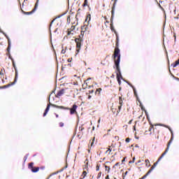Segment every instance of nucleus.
Returning <instances> with one entry per match:
<instances>
[{
    "label": "nucleus",
    "mask_w": 179,
    "mask_h": 179,
    "mask_svg": "<svg viewBox=\"0 0 179 179\" xmlns=\"http://www.w3.org/2000/svg\"><path fill=\"white\" fill-rule=\"evenodd\" d=\"M119 43L116 41V47L113 53V61L116 66V78L119 85H121V79H122V75H121V70L120 69V62L121 61V54H120V48H118Z\"/></svg>",
    "instance_id": "obj_1"
},
{
    "label": "nucleus",
    "mask_w": 179,
    "mask_h": 179,
    "mask_svg": "<svg viewBox=\"0 0 179 179\" xmlns=\"http://www.w3.org/2000/svg\"><path fill=\"white\" fill-rule=\"evenodd\" d=\"M55 108H60L61 110H69L71 115H73V114H78L76 110H78V106L76 104H73L71 108L64 106H60L58 105H52Z\"/></svg>",
    "instance_id": "obj_2"
},
{
    "label": "nucleus",
    "mask_w": 179,
    "mask_h": 179,
    "mask_svg": "<svg viewBox=\"0 0 179 179\" xmlns=\"http://www.w3.org/2000/svg\"><path fill=\"white\" fill-rule=\"evenodd\" d=\"M83 36H85V32L81 30L80 35L79 36V38H76L75 39V41L76 43V51L77 52H79L80 51V47H82V43H83Z\"/></svg>",
    "instance_id": "obj_3"
},
{
    "label": "nucleus",
    "mask_w": 179,
    "mask_h": 179,
    "mask_svg": "<svg viewBox=\"0 0 179 179\" xmlns=\"http://www.w3.org/2000/svg\"><path fill=\"white\" fill-rule=\"evenodd\" d=\"M11 61L13 62V66L15 71V80H14V82L12 83L11 84H8L7 85L5 86V87H9L10 86H12L13 85L14 83H16V80L17 79V69L16 68V64H15V60H13V59H11Z\"/></svg>",
    "instance_id": "obj_4"
},
{
    "label": "nucleus",
    "mask_w": 179,
    "mask_h": 179,
    "mask_svg": "<svg viewBox=\"0 0 179 179\" xmlns=\"http://www.w3.org/2000/svg\"><path fill=\"white\" fill-rule=\"evenodd\" d=\"M115 4H113V7H112V10H111V17H110V30L112 31H114V33H115V29H114V27L113 26V20L114 19V13H115Z\"/></svg>",
    "instance_id": "obj_5"
},
{
    "label": "nucleus",
    "mask_w": 179,
    "mask_h": 179,
    "mask_svg": "<svg viewBox=\"0 0 179 179\" xmlns=\"http://www.w3.org/2000/svg\"><path fill=\"white\" fill-rule=\"evenodd\" d=\"M28 169L32 171V173H37L40 171V167L34 166V162H30L28 164Z\"/></svg>",
    "instance_id": "obj_6"
},
{
    "label": "nucleus",
    "mask_w": 179,
    "mask_h": 179,
    "mask_svg": "<svg viewBox=\"0 0 179 179\" xmlns=\"http://www.w3.org/2000/svg\"><path fill=\"white\" fill-rule=\"evenodd\" d=\"M76 26L72 25L71 28L67 29V36H73L76 32L75 31Z\"/></svg>",
    "instance_id": "obj_7"
},
{
    "label": "nucleus",
    "mask_w": 179,
    "mask_h": 179,
    "mask_svg": "<svg viewBox=\"0 0 179 179\" xmlns=\"http://www.w3.org/2000/svg\"><path fill=\"white\" fill-rule=\"evenodd\" d=\"M114 148H115V145L113 144H111L110 145L108 146V150L106 151V155H111V152H115V149H114Z\"/></svg>",
    "instance_id": "obj_8"
},
{
    "label": "nucleus",
    "mask_w": 179,
    "mask_h": 179,
    "mask_svg": "<svg viewBox=\"0 0 179 179\" xmlns=\"http://www.w3.org/2000/svg\"><path fill=\"white\" fill-rule=\"evenodd\" d=\"M38 6V0H37L36 3L35 4V6L31 11L27 12V13H25L26 15H31V13H34V12H36Z\"/></svg>",
    "instance_id": "obj_9"
},
{
    "label": "nucleus",
    "mask_w": 179,
    "mask_h": 179,
    "mask_svg": "<svg viewBox=\"0 0 179 179\" xmlns=\"http://www.w3.org/2000/svg\"><path fill=\"white\" fill-rule=\"evenodd\" d=\"M123 103H124V101H122V96H119V104H120V106H118L117 113L121 112V108H122Z\"/></svg>",
    "instance_id": "obj_10"
},
{
    "label": "nucleus",
    "mask_w": 179,
    "mask_h": 179,
    "mask_svg": "<svg viewBox=\"0 0 179 179\" xmlns=\"http://www.w3.org/2000/svg\"><path fill=\"white\" fill-rule=\"evenodd\" d=\"M153 129V131L155 130V127H153V124H150L149 128H148V130H146L145 131V135H152V130Z\"/></svg>",
    "instance_id": "obj_11"
},
{
    "label": "nucleus",
    "mask_w": 179,
    "mask_h": 179,
    "mask_svg": "<svg viewBox=\"0 0 179 179\" xmlns=\"http://www.w3.org/2000/svg\"><path fill=\"white\" fill-rule=\"evenodd\" d=\"M0 78L1 79H5V69L3 67L0 68Z\"/></svg>",
    "instance_id": "obj_12"
},
{
    "label": "nucleus",
    "mask_w": 179,
    "mask_h": 179,
    "mask_svg": "<svg viewBox=\"0 0 179 179\" xmlns=\"http://www.w3.org/2000/svg\"><path fill=\"white\" fill-rule=\"evenodd\" d=\"M65 93V90L62 89L60 90L57 94L55 95V97H57V99H59Z\"/></svg>",
    "instance_id": "obj_13"
},
{
    "label": "nucleus",
    "mask_w": 179,
    "mask_h": 179,
    "mask_svg": "<svg viewBox=\"0 0 179 179\" xmlns=\"http://www.w3.org/2000/svg\"><path fill=\"white\" fill-rule=\"evenodd\" d=\"M3 35L5 36V37H6V38L8 40V46L7 48V51L9 52V51H10V38H9V36H8V35H6V34L3 33Z\"/></svg>",
    "instance_id": "obj_14"
},
{
    "label": "nucleus",
    "mask_w": 179,
    "mask_h": 179,
    "mask_svg": "<svg viewBox=\"0 0 179 179\" xmlns=\"http://www.w3.org/2000/svg\"><path fill=\"white\" fill-rule=\"evenodd\" d=\"M53 104H51V103H49V104H48V106L46 108V109L45 110V112L43 113V117H45L47 115V113H48V111H50V106H52V107H54V106H52Z\"/></svg>",
    "instance_id": "obj_15"
},
{
    "label": "nucleus",
    "mask_w": 179,
    "mask_h": 179,
    "mask_svg": "<svg viewBox=\"0 0 179 179\" xmlns=\"http://www.w3.org/2000/svg\"><path fill=\"white\" fill-rule=\"evenodd\" d=\"M84 163L85 165L84 166L83 170L85 169L87 171H89V159H86Z\"/></svg>",
    "instance_id": "obj_16"
},
{
    "label": "nucleus",
    "mask_w": 179,
    "mask_h": 179,
    "mask_svg": "<svg viewBox=\"0 0 179 179\" xmlns=\"http://www.w3.org/2000/svg\"><path fill=\"white\" fill-rule=\"evenodd\" d=\"M81 31H83V32L86 33V31H89V27H87V25H84L81 27Z\"/></svg>",
    "instance_id": "obj_17"
},
{
    "label": "nucleus",
    "mask_w": 179,
    "mask_h": 179,
    "mask_svg": "<svg viewBox=\"0 0 179 179\" xmlns=\"http://www.w3.org/2000/svg\"><path fill=\"white\" fill-rule=\"evenodd\" d=\"M111 110L113 113V114H115V115H118L120 113H118V110H117L116 108H114V106H112Z\"/></svg>",
    "instance_id": "obj_18"
},
{
    "label": "nucleus",
    "mask_w": 179,
    "mask_h": 179,
    "mask_svg": "<svg viewBox=\"0 0 179 179\" xmlns=\"http://www.w3.org/2000/svg\"><path fill=\"white\" fill-rule=\"evenodd\" d=\"M90 80H92V78H88L87 80H85V83L88 87H90L92 85H90Z\"/></svg>",
    "instance_id": "obj_19"
},
{
    "label": "nucleus",
    "mask_w": 179,
    "mask_h": 179,
    "mask_svg": "<svg viewBox=\"0 0 179 179\" xmlns=\"http://www.w3.org/2000/svg\"><path fill=\"white\" fill-rule=\"evenodd\" d=\"M61 16H62V15H59V16H57V17H55V19H53V20H52V22H50V29H51V26H52V24L54 23V22H55V20H56V19H59V17H61Z\"/></svg>",
    "instance_id": "obj_20"
},
{
    "label": "nucleus",
    "mask_w": 179,
    "mask_h": 179,
    "mask_svg": "<svg viewBox=\"0 0 179 179\" xmlns=\"http://www.w3.org/2000/svg\"><path fill=\"white\" fill-rule=\"evenodd\" d=\"M100 93H101V88L96 89L95 94H96L97 96H100Z\"/></svg>",
    "instance_id": "obj_21"
},
{
    "label": "nucleus",
    "mask_w": 179,
    "mask_h": 179,
    "mask_svg": "<svg viewBox=\"0 0 179 179\" xmlns=\"http://www.w3.org/2000/svg\"><path fill=\"white\" fill-rule=\"evenodd\" d=\"M145 162L146 167H150V162L149 161V159H145Z\"/></svg>",
    "instance_id": "obj_22"
},
{
    "label": "nucleus",
    "mask_w": 179,
    "mask_h": 179,
    "mask_svg": "<svg viewBox=\"0 0 179 179\" xmlns=\"http://www.w3.org/2000/svg\"><path fill=\"white\" fill-rule=\"evenodd\" d=\"M178 65H179V59H178V60H176V61L175 62V63H173V68H176V66H178Z\"/></svg>",
    "instance_id": "obj_23"
},
{
    "label": "nucleus",
    "mask_w": 179,
    "mask_h": 179,
    "mask_svg": "<svg viewBox=\"0 0 179 179\" xmlns=\"http://www.w3.org/2000/svg\"><path fill=\"white\" fill-rule=\"evenodd\" d=\"M105 170L106 171H108V173H110V171L111 170V169L110 168V166L105 165Z\"/></svg>",
    "instance_id": "obj_24"
},
{
    "label": "nucleus",
    "mask_w": 179,
    "mask_h": 179,
    "mask_svg": "<svg viewBox=\"0 0 179 179\" xmlns=\"http://www.w3.org/2000/svg\"><path fill=\"white\" fill-rule=\"evenodd\" d=\"M90 19H91V15L90 14H88L86 17L85 22H87V20L88 22H90Z\"/></svg>",
    "instance_id": "obj_25"
},
{
    "label": "nucleus",
    "mask_w": 179,
    "mask_h": 179,
    "mask_svg": "<svg viewBox=\"0 0 179 179\" xmlns=\"http://www.w3.org/2000/svg\"><path fill=\"white\" fill-rule=\"evenodd\" d=\"M132 88L134 90V96H136V97H137V99H138V94L136 93V90L134 87H132Z\"/></svg>",
    "instance_id": "obj_26"
},
{
    "label": "nucleus",
    "mask_w": 179,
    "mask_h": 179,
    "mask_svg": "<svg viewBox=\"0 0 179 179\" xmlns=\"http://www.w3.org/2000/svg\"><path fill=\"white\" fill-rule=\"evenodd\" d=\"M115 34L116 36V41H120V38L118 37V34L117 33V31H115Z\"/></svg>",
    "instance_id": "obj_27"
},
{
    "label": "nucleus",
    "mask_w": 179,
    "mask_h": 179,
    "mask_svg": "<svg viewBox=\"0 0 179 179\" xmlns=\"http://www.w3.org/2000/svg\"><path fill=\"white\" fill-rule=\"evenodd\" d=\"M86 176H87V171H84L83 172V178H85V177H86Z\"/></svg>",
    "instance_id": "obj_28"
},
{
    "label": "nucleus",
    "mask_w": 179,
    "mask_h": 179,
    "mask_svg": "<svg viewBox=\"0 0 179 179\" xmlns=\"http://www.w3.org/2000/svg\"><path fill=\"white\" fill-rule=\"evenodd\" d=\"M83 6H87V0H84V3L83 4Z\"/></svg>",
    "instance_id": "obj_29"
},
{
    "label": "nucleus",
    "mask_w": 179,
    "mask_h": 179,
    "mask_svg": "<svg viewBox=\"0 0 179 179\" xmlns=\"http://www.w3.org/2000/svg\"><path fill=\"white\" fill-rule=\"evenodd\" d=\"M99 170H100V165L99 164H97L96 166V171H99Z\"/></svg>",
    "instance_id": "obj_30"
},
{
    "label": "nucleus",
    "mask_w": 179,
    "mask_h": 179,
    "mask_svg": "<svg viewBox=\"0 0 179 179\" xmlns=\"http://www.w3.org/2000/svg\"><path fill=\"white\" fill-rule=\"evenodd\" d=\"M125 141H126L127 143H129V142H131V138H127Z\"/></svg>",
    "instance_id": "obj_31"
},
{
    "label": "nucleus",
    "mask_w": 179,
    "mask_h": 179,
    "mask_svg": "<svg viewBox=\"0 0 179 179\" xmlns=\"http://www.w3.org/2000/svg\"><path fill=\"white\" fill-rule=\"evenodd\" d=\"M100 177H101V171H100V172L98 173L96 178L99 179V178H100Z\"/></svg>",
    "instance_id": "obj_32"
},
{
    "label": "nucleus",
    "mask_w": 179,
    "mask_h": 179,
    "mask_svg": "<svg viewBox=\"0 0 179 179\" xmlns=\"http://www.w3.org/2000/svg\"><path fill=\"white\" fill-rule=\"evenodd\" d=\"M129 164H131V163H135V157L133 158V160H132V161H129Z\"/></svg>",
    "instance_id": "obj_33"
},
{
    "label": "nucleus",
    "mask_w": 179,
    "mask_h": 179,
    "mask_svg": "<svg viewBox=\"0 0 179 179\" xmlns=\"http://www.w3.org/2000/svg\"><path fill=\"white\" fill-rule=\"evenodd\" d=\"M65 52H66V50H64V49H62L61 53L62 54H65Z\"/></svg>",
    "instance_id": "obj_34"
},
{
    "label": "nucleus",
    "mask_w": 179,
    "mask_h": 179,
    "mask_svg": "<svg viewBox=\"0 0 179 179\" xmlns=\"http://www.w3.org/2000/svg\"><path fill=\"white\" fill-rule=\"evenodd\" d=\"M59 127H64V122H59Z\"/></svg>",
    "instance_id": "obj_35"
},
{
    "label": "nucleus",
    "mask_w": 179,
    "mask_h": 179,
    "mask_svg": "<svg viewBox=\"0 0 179 179\" xmlns=\"http://www.w3.org/2000/svg\"><path fill=\"white\" fill-rule=\"evenodd\" d=\"M132 121H134V120H131L128 122V124H129V125H131V124H132Z\"/></svg>",
    "instance_id": "obj_36"
},
{
    "label": "nucleus",
    "mask_w": 179,
    "mask_h": 179,
    "mask_svg": "<svg viewBox=\"0 0 179 179\" xmlns=\"http://www.w3.org/2000/svg\"><path fill=\"white\" fill-rule=\"evenodd\" d=\"M105 179H110V176L107 175L105 178Z\"/></svg>",
    "instance_id": "obj_37"
},
{
    "label": "nucleus",
    "mask_w": 179,
    "mask_h": 179,
    "mask_svg": "<svg viewBox=\"0 0 179 179\" xmlns=\"http://www.w3.org/2000/svg\"><path fill=\"white\" fill-rule=\"evenodd\" d=\"M94 138H93V140H92V142L91 143V146H93V143H94Z\"/></svg>",
    "instance_id": "obj_38"
},
{
    "label": "nucleus",
    "mask_w": 179,
    "mask_h": 179,
    "mask_svg": "<svg viewBox=\"0 0 179 179\" xmlns=\"http://www.w3.org/2000/svg\"><path fill=\"white\" fill-rule=\"evenodd\" d=\"M89 92H90V93H94V90H90Z\"/></svg>",
    "instance_id": "obj_39"
},
{
    "label": "nucleus",
    "mask_w": 179,
    "mask_h": 179,
    "mask_svg": "<svg viewBox=\"0 0 179 179\" xmlns=\"http://www.w3.org/2000/svg\"><path fill=\"white\" fill-rule=\"evenodd\" d=\"M141 159H139L138 162H137V163H136V164H139V163H141Z\"/></svg>",
    "instance_id": "obj_40"
},
{
    "label": "nucleus",
    "mask_w": 179,
    "mask_h": 179,
    "mask_svg": "<svg viewBox=\"0 0 179 179\" xmlns=\"http://www.w3.org/2000/svg\"><path fill=\"white\" fill-rule=\"evenodd\" d=\"M83 129H85V128H83V127H80V131H83Z\"/></svg>",
    "instance_id": "obj_41"
},
{
    "label": "nucleus",
    "mask_w": 179,
    "mask_h": 179,
    "mask_svg": "<svg viewBox=\"0 0 179 179\" xmlns=\"http://www.w3.org/2000/svg\"><path fill=\"white\" fill-rule=\"evenodd\" d=\"M100 121H101V119L99 118V120H98V124H100Z\"/></svg>",
    "instance_id": "obj_42"
},
{
    "label": "nucleus",
    "mask_w": 179,
    "mask_h": 179,
    "mask_svg": "<svg viewBox=\"0 0 179 179\" xmlns=\"http://www.w3.org/2000/svg\"><path fill=\"white\" fill-rule=\"evenodd\" d=\"M88 99H89V100H90L92 99V96L90 95H89Z\"/></svg>",
    "instance_id": "obj_43"
},
{
    "label": "nucleus",
    "mask_w": 179,
    "mask_h": 179,
    "mask_svg": "<svg viewBox=\"0 0 179 179\" xmlns=\"http://www.w3.org/2000/svg\"><path fill=\"white\" fill-rule=\"evenodd\" d=\"M125 162V157L122 160V163H124Z\"/></svg>",
    "instance_id": "obj_44"
},
{
    "label": "nucleus",
    "mask_w": 179,
    "mask_h": 179,
    "mask_svg": "<svg viewBox=\"0 0 179 179\" xmlns=\"http://www.w3.org/2000/svg\"><path fill=\"white\" fill-rule=\"evenodd\" d=\"M119 164H120V162H117V163H116V164H115V166H119Z\"/></svg>",
    "instance_id": "obj_45"
},
{
    "label": "nucleus",
    "mask_w": 179,
    "mask_h": 179,
    "mask_svg": "<svg viewBox=\"0 0 179 179\" xmlns=\"http://www.w3.org/2000/svg\"><path fill=\"white\" fill-rule=\"evenodd\" d=\"M51 100V95L49 96V101Z\"/></svg>",
    "instance_id": "obj_46"
},
{
    "label": "nucleus",
    "mask_w": 179,
    "mask_h": 179,
    "mask_svg": "<svg viewBox=\"0 0 179 179\" xmlns=\"http://www.w3.org/2000/svg\"><path fill=\"white\" fill-rule=\"evenodd\" d=\"M55 115H56V118H58L59 117L58 114H55Z\"/></svg>",
    "instance_id": "obj_47"
},
{
    "label": "nucleus",
    "mask_w": 179,
    "mask_h": 179,
    "mask_svg": "<svg viewBox=\"0 0 179 179\" xmlns=\"http://www.w3.org/2000/svg\"><path fill=\"white\" fill-rule=\"evenodd\" d=\"M159 8H161V9H163V7H162L160 4H159Z\"/></svg>",
    "instance_id": "obj_48"
},
{
    "label": "nucleus",
    "mask_w": 179,
    "mask_h": 179,
    "mask_svg": "<svg viewBox=\"0 0 179 179\" xmlns=\"http://www.w3.org/2000/svg\"><path fill=\"white\" fill-rule=\"evenodd\" d=\"M68 62H71V59H68Z\"/></svg>",
    "instance_id": "obj_49"
},
{
    "label": "nucleus",
    "mask_w": 179,
    "mask_h": 179,
    "mask_svg": "<svg viewBox=\"0 0 179 179\" xmlns=\"http://www.w3.org/2000/svg\"><path fill=\"white\" fill-rule=\"evenodd\" d=\"M105 20H107V17H104Z\"/></svg>",
    "instance_id": "obj_50"
},
{
    "label": "nucleus",
    "mask_w": 179,
    "mask_h": 179,
    "mask_svg": "<svg viewBox=\"0 0 179 179\" xmlns=\"http://www.w3.org/2000/svg\"><path fill=\"white\" fill-rule=\"evenodd\" d=\"M0 31H1V29H0ZM1 32L3 33H3H5V32H3V31H1Z\"/></svg>",
    "instance_id": "obj_51"
},
{
    "label": "nucleus",
    "mask_w": 179,
    "mask_h": 179,
    "mask_svg": "<svg viewBox=\"0 0 179 179\" xmlns=\"http://www.w3.org/2000/svg\"><path fill=\"white\" fill-rule=\"evenodd\" d=\"M110 131H111V130H110V129H108V132H110Z\"/></svg>",
    "instance_id": "obj_52"
},
{
    "label": "nucleus",
    "mask_w": 179,
    "mask_h": 179,
    "mask_svg": "<svg viewBox=\"0 0 179 179\" xmlns=\"http://www.w3.org/2000/svg\"><path fill=\"white\" fill-rule=\"evenodd\" d=\"M166 128H169V127H167V126H164Z\"/></svg>",
    "instance_id": "obj_53"
},
{
    "label": "nucleus",
    "mask_w": 179,
    "mask_h": 179,
    "mask_svg": "<svg viewBox=\"0 0 179 179\" xmlns=\"http://www.w3.org/2000/svg\"><path fill=\"white\" fill-rule=\"evenodd\" d=\"M159 2L162 3V2H163V1H159Z\"/></svg>",
    "instance_id": "obj_54"
},
{
    "label": "nucleus",
    "mask_w": 179,
    "mask_h": 179,
    "mask_svg": "<svg viewBox=\"0 0 179 179\" xmlns=\"http://www.w3.org/2000/svg\"><path fill=\"white\" fill-rule=\"evenodd\" d=\"M41 169H44V167H41Z\"/></svg>",
    "instance_id": "obj_55"
},
{
    "label": "nucleus",
    "mask_w": 179,
    "mask_h": 179,
    "mask_svg": "<svg viewBox=\"0 0 179 179\" xmlns=\"http://www.w3.org/2000/svg\"><path fill=\"white\" fill-rule=\"evenodd\" d=\"M127 173H128V172H126V173H125V174H127Z\"/></svg>",
    "instance_id": "obj_56"
},
{
    "label": "nucleus",
    "mask_w": 179,
    "mask_h": 179,
    "mask_svg": "<svg viewBox=\"0 0 179 179\" xmlns=\"http://www.w3.org/2000/svg\"><path fill=\"white\" fill-rule=\"evenodd\" d=\"M107 22V23H109V22L108 21H106Z\"/></svg>",
    "instance_id": "obj_57"
},
{
    "label": "nucleus",
    "mask_w": 179,
    "mask_h": 179,
    "mask_svg": "<svg viewBox=\"0 0 179 179\" xmlns=\"http://www.w3.org/2000/svg\"><path fill=\"white\" fill-rule=\"evenodd\" d=\"M68 19H69V17L67 18V20H68Z\"/></svg>",
    "instance_id": "obj_58"
}]
</instances>
